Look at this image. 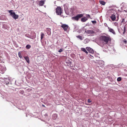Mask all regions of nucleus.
Wrapping results in <instances>:
<instances>
[{"instance_id": "f03ea898", "label": "nucleus", "mask_w": 127, "mask_h": 127, "mask_svg": "<svg viewBox=\"0 0 127 127\" xmlns=\"http://www.w3.org/2000/svg\"><path fill=\"white\" fill-rule=\"evenodd\" d=\"M56 13L58 15H61L62 13V9L60 7H57L56 9Z\"/></svg>"}, {"instance_id": "393cba45", "label": "nucleus", "mask_w": 127, "mask_h": 127, "mask_svg": "<svg viewBox=\"0 0 127 127\" xmlns=\"http://www.w3.org/2000/svg\"><path fill=\"white\" fill-rule=\"evenodd\" d=\"M63 51V50L62 49H60L59 50V51L58 52L59 53H61Z\"/></svg>"}, {"instance_id": "a878e982", "label": "nucleus", "mask_w": 127, "mask_h": 127, "mask_svg": "<svg viewBox=\"0 0 127 127\" xmlns=\"http://www.w3.org/2000/svg\"><path fill=\"white\" fill-rule=\"evenodd\" d=\"M92 22L93 24H95L96 23V21H92Z\"/></svg>"}, {"instance_id": "9d476101", "label": "nucleus", "mask_w": 127, "mask_h": 127, "mask_svg": "<svg viewBox=\"0 0 127 127\" xmlns=\"http://www.w3.org/2000/svg\"><path fill=\"white\" fill-rule=\"evenodd\" d=\"M39 5L40 6H42L44 4V1L43 0H41L39 1Z\"/></svg>"}, {"instance_id": "4be33fe9", "label": "nucleus", "mask_w": 127, "mask_h": 127, "mask_svg": "<svg viewBox=\"0 0 127 127\" xmlns=\"http://www.w3.org/2000/svg\"><path fill=\"white\" fill-rule=\"evenodd\" d=\"M86 17L87 18H90V19H91V17L90 15L89 14H86Z\"/></svg>"}, {"instance_id": "6e6552de", "label": "nucleus", "mask_w": 127, "mask_h": 127, "mask_svg": "<svg viewBox=\"0 0 127 127\" xmlns=\"http://www.w3.org/2000/svg\"><path fill=\"white\" fill-rule=\"evenodd\" d=\"M110 18L113 21H114L116 19V16L115 15L112 14L110 16Z\"/></svg>"}, {"instance_id": "1a4fd4ad", "label": "nucleus", "mask_w": 127, "mask_h": 127, "mask_svg": "<svg viewBox=\"0 0 127 127\" xmlns=\"http://www.w3.org/2000/svg\"><path fill=\"white\" fill-rule=\"evenodd\" d=\"M88 19L86 17H84L81 19V21L83 22H85Z\"/></svg>"}, {"instance_id": "dca6fc26", "label": "nucleus", "mask_w": 127, "mask_h": 127, "mask_svg": "<svg viewBox=\"0 0 127 127\" xmlns=\"http://www.w3.org/2000/svg\"><path fill=\"white\" fill-rule=\"evenodd\" d=\"M53 119L55 120L56 119L57 117V115L56 114H54L53 115Z\"/></svg>"}, {"instance_id": "f3484780", "label": "nucleus", "mask_w": 127, "mask_h": 127, "mask_svg": "<svg viewBox=\"0 0 127 127\" xmlns=\"http://www.w3.org/2000/svg\"><path fill=\"white\" fill-rule=\"evenodd\" d=\"M109 30L110 32H112L114 34L115 33V32L113 29L110 28L109 29Z\"/></svg>"}, {"instance_id": "39448f33", "label": "nucleus", "mask_w": 127, "mask_h": 127, "mask_svg": "<svg viewBox=\"0 0 127 127\" xmlns=\"http://www.w3.org/2000/svg\"><path fill=\"white\" fill-rule=\"evenodd\" d=\"M86 49L90 53L92 54H93L94 53V51L93 50L90 48L87 47Z\"/></svg>"}, {"instance_id": "5701e85b", "label": "nucleus", "mask_w": 127, "mask_h": 127, "mask_svg": "<svg viewBox=\"0 0 127 127\" xmlns=\"http://www.w3.org/2000/svg\"><path fill=\"white\" fill-rule=\"evenodd\" d=\"M18 55L19 57L21 58H22V56L21 55V54L20 52H19L18 53Z\"/></svg>"}, {"instance_id": "2f4dec72", "label": "nucleus", "mask_w": 127, "mask_h": 127, "mask_svg": "<svg viewBox=\"0 0 127 127\" xmlns=\"http://www.w3.org/2000/svg\"><path fill=\"white\" fill-rule=\"evenodd\" d=\"M101 62L102 63H103V61H101Z\"/></svg>"}, {"instance_id": "0eeeda50", "label": "nucleus", "mask_w": 127, "mask_h": 127, "mask_svg": "<svg viewBox=\"0 0 127 127\" xmlns=\"http://www.w3.org/2000/svg\"><path fill=\"white\" fill-rule=\"evenodd\" d=\"M84 14L83 13L78 14L77 15L78 20V21L79 19L82 17L83 16V15Z\"/></svg>"}, {"instance_id": "7c9ffc66", "label": "nucleus", "mask_w": 127, "mask_h": 127, "mask_svg": "<svg viewBox=\"0 0 127 127\" xmlns=\"http://www.w3.org/2000/svg\"><path fill=\"white\" fill-rule=\"evenodd\" d=\"M42 106L43 107H45V106L44 105H43V104H42Z\"/></svg>"}, {"instance_id": "aec40b11", "label": "nucleus", "mask_w": 127, "mask_h": 127, "mask_svg": "<svg viewBox=\"0 0 127 127\" xmlns=\"http://www.w3.org/2000/svg\"><path fill=\"white\" fill-rule=\"evenodd\" d=\"M31 45L29 44L27 45L26 46V48L27 49H29L31 48Z\"/></svg>"}, {"instance_id": "f8f14e48", "label": "nucleus", "mask_w": 127, "mask_h": 127, "mask_svg": "<svg viewBox=\"0 0 127 127\" xmlns=\"http://www.w3.org/2000/svg\"><path fill=\"white\" fill-rule=\"evenodd\" d=\"M72 20L74 21H78L77 15L75 16L72 17Z\"/></svg>"}, {"instance_id": "412c9836", "label": "nucleus", "mask_w": 127, "mask_h": 127, "mask_svg": "<svg viewBox=\"0 0 127 127\" xmlns=\"http://www.w3.org/2000/svg\"><path fill=\"white\" fill-rule=\"evenodd\" d=\"M126 32V27H124V28L123 30V34H124Z\"/></svg>"}, {"instance_id": "a211bd4d", "label": "nucleus", "mask_w": 127, "mask_h": 127, "mask_svg": "<svg viewBox=\"0 0 127 127\" xmlns=\"http://www.w3.org/2000/svg\"><path fill=\"white\" fill-rule=\"evenodd\" d=\"M100 4L103 5H105L106 3L105 2L103 1H99Z\"/></svg>"}, {"instance_id": "f257e3e1", "label": "nucleus", "mask_w": 127, "mask_h": 127, "mask_svg": "<svg viewBox=\"0 0 127 127\" xmlns=\"http://www.w3.org/2000/svg\"><path fill=\"white\" fill-rule=\"evenodd\" d=\"M100 39L104 42L105 44H107L109 41H111V39L109 36H102L100 37Z\"/></svg>"}, {"instance_id": "20e7f679", "label": "nucleus", "mask_w": 127, "mask_h": 127, "mask_svg": "<svg viewBox=\"0 0 127 127\" xmlns=\"http://www.w3.org/2000/svg\"><path fill=\"white\" fill-rule=\"evenodd\" d=\"M12 10L9 11V13H10V15L12 16L14 18L16 19V15L14 12H12Z\"/></svg>"}, {"instance_id": "bb28decb", "label": "nucleus", "mask_w": 127, "mask_h": 127, "mask_svg": "<svg viewBox=\"0 0 127 127\" xmlns=\"http://www.w3.org/2000/svg\"><path fill=\"white\" fill-rule=\"evenodd\" d=\"M88 103H90L91 102V101L89 99H88Z\"/></svg>"}, {"instance_id": "423d86ee", "label": "nucleus", "mask_w": 127, "mask_h": 127, "mask_svg": "<svg viewBox=\"0 0 127 127\" xmlns=\"http://www.w3.org/2000/svg\"><path fill=\"white\" fill-rule=\"evenodd\" d=\"M85 32L88 34H93L95 33L94 31L90 30H87L85 31Z\"/></svg>"}, {"instance_id": "6ab92c4d", "label": "nucleus", "mask_w": 127, "mask_h": 127, "mask_svg": "<svg viewBox=\"0 0 127 127\" xmlns=\"http://www.w3.org/2000/svg\"><path fill=\"white\" fill-rule=\"evenodd\" d=\"M44 33L42 32L41 33V39H42L44 37Z\"/></svg>"}, {"instance_id": "4468645a", "label": "nucleus", "mask_w": 127, "mask_h": 127, "mask_svg": "<svg viewBox=\"0 0 127 127\" xmlns=\"http://www.w3.org/2000/svg\"><path fill=\"white\" fill-rule=\"evenodd\" d=\"M81 50L82 51L84 52L86 54L88 53V52L85 48H81Z\"/></svg>"}, {"instance_id": "2eb2a0df", "label": "nucleus", "mask_w": 127, "mask_h": 127, "mask_svg": "<svg viewBox=\"0 0 127 127\" xmlns=\"http://www.w3.org/2000/svg\"><path fill=\"white\" fill-rule=\"evenodd\" d=\"M76 37L77 38H78L79 39L81 40H83V38H84V37H82L81 36L79 35H78V36H76Z\"/></svg>"}, {"instance_id": "cd10ccee", "label": "nucleus", "mask_w": 127, "mask_h": 127, "mask_svg": "<svg viewBox=\"0 0 127 127\" xmlns=\"http://www.w3.org/2000/svg\"><path fill=\"white\" fill-rule=\"evenodd\" d=\"M124 42L126 44V43H127V41L126 40H125V39H124Z\"/></svg>"}, {"instance_id": "7ed1b4c3", "label": "nucleus", "mask_w": 127, "mask_h": 127, "mask_svg": "<svg viewBox=\"0 0 127 127\" xmlns=\"http://www.w3.org/2000/svg\"><path fill=\"white\" fill-rule=\"evenodd\" d=\"M61 27L64 29L65 31H67L68 28V25L65 24L62 25Z\"/></svg>"}, {"instance_id": "9b49d317", "label": "nucleus", "mask_w": 127, "mask_h": 127, "mask_svg": "<svg viewBox=\"0 0 127 127\" xmlns=\"http://www.w3.org/2000/svg\"><path fill=\"white\" fill-rule=\"evenodd\" d=\"M24 58L26 60L27 62L28 63H30V60L29 59V58L28 56H26L24 57Z\"/></svg>"}, {"instance_id": "c756f323", "label": "nucleus", "mask_w": 127, "mask_h": 127, "mask_svg": "<svg viewBox=\"0 0 127 127\" xmlns=\"http://www.w3.org/2000/svg\"><path fill=\"white\" fill-rule=\"evenodd\" d=\"M18 16L16 15V19L18 18Z\"/></svg>"}, {"instance_id": "b1692460", "label": "nucleus", "mask_w": 127, "mask_h": 127, "mask_svg": "<svg viewBox=\"0 0 127 127\" xmlns=\"http://www.w3.org/2000/svg\"><path fill=\"white\" fill-rule=\"evenodd\" d=\"M121 77H119L117 79V80L118 81H120L121 80Z\"/></svg>"}, {"instance_id": "ddd939ff", "label": "nucleus", "mask_w": 127, "mask_h": 127, "mask_svg": "<svg viewBox=\"0 0 127 127\" xmlns=\"http://www.w3.org/2000/svg\"><path fill=\"white\" fill-rule=\"evenodd\" d=\"M47 30L48 32H47V34L48 35H50L51 34V29L49 28H47Z\"/></svg>"}, {"instance_id": "c85d7f7f", "label": "nucleus", "mask_w": 127, "mask_h": 127, "mask_svg": "<svg viewBox=\"0 0 127 127\" xmlns=\"http://www.w3.org/2000/svg\"><path fill=\"white\" fill-rule=\"evenodd\" d=\"M84 42H86V43H88L87 41V40H86V39L85 40H84Z\"/></svg>"}]
</instances>
